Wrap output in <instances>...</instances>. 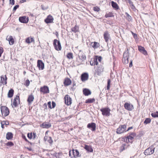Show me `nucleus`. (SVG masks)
<instances>
[{
	"label": "nucleus",
	"instance_id": "nucleus-37",
	"mask_svg": "<svg viewBox=\"0 0 158 158\" xmlns=\"http://www.w3.org/2000/svg\"><path fill=\"white\" fill-rule=\"evenodd\" d=\"M151 115L154 118H158V111H156L154 113H152Z\"/></svg>",
	"mask_w": 158,
	"mask_h": 158
},
{
	"label": "nucleus",
	"instance_id": "nucleus-42",
	"mask_svg": "<svg viewBox=\"0 0 158 158\" xmlns=\"http://www.w3.org/2000/svg\"><path fill=\"white\" fill-rule=\"evenodd\" d=\"M111 81L110 79L107 80V90H109L110 87Z\"/></svg>",
	"mask_w": 158,
	"mask_h": 158
},
{
	"label": "nucleus",
	"instance_id": "nucleus-43",
	"mask_svg": "<svg viewBox=\"0 0 158 158\" xmlns=\"http://www.w3.org/2000/svg\"><path fill=\"white\" fill-rule=\"evenodd\" d=\"M48 142L51 144H52L53 143V140L52 138L50 136H48Z\"/></svg>",
	"mask_w": 158,
	"mask_h": 158
},
{
	"label": "nucleus",
	"instance_id": "nucleus-9",
	"mask_svg": "<svg viewBox=\"0 0 158 158\" xmlns=\"http://www.w3.org/2000/svg\"><path fill=\"white\" fill-rule=\"evenodd\" d=\"M124 105L125 108L128 111H131L134 108L133 105L130 103L126 102Z\"/></svg>",
	"mask_w": 158,
	"mask_h": 158
},
{
	"label": "nucleus",
	"instance_id": "nucleus-28",
	"mask_svg": "<svg viewBox=\"0 0 158 158\" xmlns=\"http://www.w3.org/2000/svg\"><path fill=\"white\" fill-rule=\"evenodd\" d=\"M14 90L13 89H10L8 93V98H12L14 94Z\"/></svg>",
	"mask_w": 158,
	"mask_h": 158
},
{
	"label": "nucleus",
	"instance_id": "nucleus-25",
	"mask_svg": "<svg viewBox=\"0 0 158 158\" xmlns=\"http://www.w3.org/2000/svg\"><path fill=\"white\" fill-rule=\"evenodd\" d=\"M34 96L31 94L29 96L27 99V101L29 104H31L34 100Z\"/></svg>",
	"mask_w": 158,
	"mask_h": 158
},
{
	"label": "nucleus",
	"instance_id": "nucleus-48",
	"mask_svg": "<svg viewBox=\"0 0 158 158\" xmlns=\"http://www.w3.org/2000/svg\"><path fill=\"white\" fill-rule=\"evenodd\" d=\"M19 7V5H15L13 8V11L14 12H15L16 9L18 8Z\"/></svg>",
	"mask_w": 158,
	"mask_h": 158
},
{
	"label": "nucleus",
	"instance_id": "nucleus-19",
	"mask_svg": "<svg viewBox=\"0 0 158 158\" xmlns=\"http://www.w3.org/2000/svg\"><path fill=\"white\" fill-rule=\"evenodd\" d=\"M129 146V145H127L125 143L123 144L119 148L120 152H121L127 149Z\"/></svg>",
	"mask_w": 158,
	"mask_h": 158
},
{
	"label": "nucleus",
	"instance_id": "nucleus-35",
	"mask_svg": "<svg viewBox=\"0 0 158 158\" xmlns=\"http://www.w3.org/2000/svg\"><path fill=\"white\" fill-rule=\"evenodd\" d=\"M52 155H53V158H60V154L58 153L54 152L53 154H52Z\"/></svg>",
	"mask_w": 158,
	"mask_h": 158
},
{
	"label": "nucleus",
	"instance_id": "nucleus-21",
	"mask_svg": "<svg viewBox=\"0 0 158 158\" xmlns=\"http://www.w3.org/2000/svg\"><path fill=\"white\" fill-rule=\"evenodd\" d=\"M71 83V80L69 78H66L65 79L64 84L65 86L69 85Z\"/></svg>",
	"mask_w": 158,
	"mask_h": 158
},
{
	"label": "nucleus",
	"instance_id": "nucleus-10",
	"mask_svg": "<svg viewBox=\"0 0 158 158\" xmlns=\"http://www.w3.org/2000/svg\"><path fill=\"white\" fill-rule=\"evenodd\" d=\"M64 102L67 105H70L72 103V99L68 95L65 96Z\"/></svg>",
	"mask_w": 158,
	"mask_h": 158
},
{
	"label": "nucleus",
	"instance_id": "nucleus-64",
	"mask_svg": "<svg viewBox=\"0 0 158 158\" xmlns=\"http://www.w3.org/2000/svg\"><path fill=\"white\" fill-rule=\"evenodd\" d=\"M132 66V60H131L130 62L129 67H131Z\"/></svg>",
	"mask_w": 158,
	"mask_h": 158
},
{
	"label": "nucleus",
	"instance_id": "nucleus-13",
	"mask_svg": "<svg viewBox=\"0 0 158 158\" xmlns=\"http://www.w3.org/2000/svg\"><path fill=\"white\" fill-rule=\"evenodd\" d=\"M54 20V18L51 15H48L45 19L44 21L47 23H52Z\"/></svg>",
	"mask_w": 158,
	"mask_h": 158
},
{
	"label": "nucleus",
	"instance_id": "nucleus-20",
	"mask_svg": "<svg viewBox=\"0 0 158 158\" xmlns=\"http://www.w3.org/2000/svg\"><path fill=\"white\" fill-rule=\"evenodd\" d=\"M72 154H73V157L76 158L79 157V152L78 150L77 149H73L72 150Z\"/></svg>",
	"mask_w": 158,
	"mask_h": 158
},
{
	"label": "nucleus",
	"instance_id": "nucleus-58",
	"mask_svg": "<svg viewBox=\"0 0 158 158\" xmlns=\"http://www.w3.org/2000/svg\"><path fill=\"white\" fill-rule=\"evenodd\" d=\"M48 105L49 108L50 109L52 108L51 106V102H48Z\"/></svg>",
	"mask_w": 158,
	"mask_h": 158
},
{
	"label": "nucleus",
	"instance_id": "nucleus-60",
	"mask_svg": "<svg viewBox=\"0 0 158 158\" xmlns=\"http://www.w3.org/2000/svg\"><path fill=\"white\" fill-rule=\"evenodd\" d=\"M10 3L12 5L15 4V0H10Z\"/></svg>",
	"mask_w": 158,
	"mask_h": 158
},
{
	"label": "nucleus",
	"instance_id": "nucleus-24",
	"mask_svg": "<svg viewBox=\"0 0 158 158\" xmlns=\"http://www.w3.org/2000/svg\"><path fill=\"white\" fill-rule=\"evenodd\" d=\"M83 94L86 96L90 95L91 94L90 91L87 89H84L83 90Z\"/></svg>",
	"mask_w": 158,
	"mask_h": 158
},
{
	"label": "nucleus",
	"instance_id": "nucleus-45",
	"mask_svg": "<svg viewBox=\"0 0 158 158\" xmlns=\"http://www.w3.org/2000/svg\"><path fill=\"white\" fill-rule=\"evenodd\" d=\"M6 145L7 146H12L14 145V143L12 142H9L6 143Z\"/></svg>",
	"mask_w": 158,
	"mask_h": 158
},
{
	"label": "nucleus",
	"instance_id": "nucleus-11",
	"mask_svg": "<svg viewBox=\"0 0 158 158\" xmlns=\"http://www.w3.org/2000/svg\"><path fill=\"white\" fill-rule=\"evenodd\" d=\"M29 20L28 17H26L25 16L20 17L19 18V22L23 23H27L28 22Z\"/></svg>",
	"mask_w": 158,
	"mask_h": 158
},
{
	"label": "nucleus",
	"instance_id": "nucleus-29",
	"mask_svg": "<svg viewBox=\"0 0 158 158\" xmlns=\"http://www.w3.org/2000/svg\"><path fill=\"white\" fill-rule=\"evenodd\" d=\"M13 135L11 132H8L6 135V139L8 140L11 139L13 138Z\"/></svg>",
	"mask_w": 158,
	"mask_h": 158
},
{
	"label": "nucleus",
	"instance_id": "nucleus-4",
	"mask_svg": "<svg viewBox=\"0 0 158 158\" xmlns=\"http://www.w3.org/2000/svg\"><path fill=\"white\" fill-rule=\"evenodd\" d=\"M155 149L154 146H152L145 150L144 153L145 155H151L154 153Z\"/></svg>",
	"mask_w": 158,
	"mask_h": 158
},
{
	"label": "nucleus",
	"instance_id": "nucleus-52",
	"mask_svg": "<svg viewBox=\"0 0 158 158\" xmlns=\"http://www.w3.org/2000/svg\"><path fill=\"white\" fill-rule=\"evenodd\" d=\"M2 123L4 125H7L9 124V123L8 121H3Z\"/></svg>",
	"mask_w": 158,
	"mask_h": 158
},
{
	"label": "nucleus",
	"instance_id": "nucleus-55",
	"mask_svg": "<svg viewBox=\"0 0 158 158\" xmlns=\"http://www.w3.org/2000/svg\"><path fill=\"white\" fill-rule=\"evenodd\" d=\"M22 138L23 139H24L25 141L27 142H28V143H30V142L27 140V139L26 136L24 135H22Z\"/></svg>",
	"mask_w": 158,
	"mask_h": 158
},
{
	"label": "nucleus",
	"instance_id": "nucleus-31",
	"mask_svg": "<svg viewBox=\"0 0 158 158\" xmlns=\"http://www.w3.org/2000/svg\"><path fill=\"white\" fill-rule=\"evenodd\" d=\"M10 45H13L14 43V40L11 36H10L8 39Z\"/></svg>",
	"mask_w": 158,
	"mask_h": 158
},
{
	"label": "nucleus",
	"instance_id": "nucleus-7",
	"mask_svg": "<svg viewBox=\"0 0 158 158\" xmlns=\"http://www.w3.org/2000/svg\"><path fill=\"white\" fill-rule=\"evenodd\" d=\"M103 37L105 41L108 44L109 40H110V34L107 31H106L103 34Z\"/></svg>",
	"mask_w": 158,
	"mask_h": 158
},
{
	"label": "nucleus",
	"instance_id": "nucleus-15",
	"mask_svg": "<svg viewBox=\"0 0 158 158\" xmlns=\"http://www.w3.org/2000/svg\"><path fill=\"white\" fill-rule=\"evenodd\" d=\"M138 50L141 53L145 55H147L148 53L144 48L141 46H138Z\"/></svg>",
	"mask_w": 158,
	"mask_h": 158
},
{
	"label": "nucleus",
	"instance_id": "nucleus-53",
	"mask_svg": "<svg viewBox=\"0 0 158 158\" xmlns=\"http://www.w3.org/2000/svg\"><path fill=\"white\" fill-rule=\"evenodd\" d=\"M131 32L134 37L135 38V39H137V35L135 33H133V32L132 31H131Z\"/></svg>",
	"mask_w": 158,
	"mask_h": 158
},
{
	"label": "nucleus",
	"instance_id": "nucleus-41",
	"mask_svg": "<svg viewBox=\"0 0 158 158\" xmlns=\"http://www.w3.org/2000/svg\"><path fill=\"white\" fill-rule=\"evenodd\" d=\"M93 62H94V65H97L98 64V59L97 58V57H95V58H94V59L93 60Z\"/></svg>",
	"mask_w": 158,
	"mask_h": 158
},
{
	"label": "nucleus",
	"instance_id": "nucleus-38",
	"mask_svg": "<svg viewBox=\"0 0 158 158\" xmlns=\"http://www.w3.org/2000/svg\"><path fill=\"white\" fill-rule=\"evenodd\" d=\"M151 119L150 118H146L144 122V123L145 124H148L151 122Z\"/></svg>",
	"mask_w": 158,
	"mask_h": 158
},
{
	"label": "nucleus",
	"instance_id": "nucleus-2",
	"mask_svg": "<svg viewBox=\"0 0 158 158\" xmlns=\"http://www.w3.org/2000/svg\"><path fill=\"white\" fill-rule=\"evenodd\" d=\"M100 110L102 113V114L103 116H109L110 114V110L109 107L102 108L100 109Z\"/></svg>",
	"mask_w": 158,
	"mask_h": 158
},
{
	"label": "nucleus",
	"instance_id": "nucleus-16",
	"mask_svg": "<svg viewBox=\"0 0 158 158\" xmlns=\"http://www.w3.org/2000/svg\"><path fill=\"white\" fill-rule=\"evenodd\" d=\"M37 66L39 69L43 70L44 69V64L42 61L40 60H38L37 61Z\"/></svg>",
	"mask_w": 158,
	"mask_h": 158
},
{
	"label": "nucleus",
	"instance_id": "nucleus-39",
	"mask_svg": "<svg viewBox=\"0 0 158 158\" xmlns=\"http://www.w3.org/2000/svg\"><path fill=\"white\" fill-rule=\"evenodd\" d=\"M67 57L69 59H72L73 58V54L72 53H69L67 55Z\"/></svg>",
	"mask_w": 158,
	"mask_h": 158
},
{
	"label": "nucleus",
	"instance_id": "nucleus-14",
	"mask_svg": "<svg viewBox=\"0 0 158 158\" xmlns=\"http://www.w3.org/2000/svg\"><path fill=\"white\" fill-rule=\"evenodd\" d=\"M89 75L87 73H83L81 76V80L82 81H85L88 79Z\"/></svg>",
	"mask_w": 158,
	"mask_h": 158
},
{
	"label": "nucleus",
	"instance_id": "nucleus-49",
	"mask_svg": "<svg viewBox=\"0 0 158 158\" xmlns=\"http://www.w3.org/2000/svg\"><path fill=\"white\" fill-rule=\"evenodd\" d=\"M30 37H28L26 40V42L28 44H30L31 43V41H30Z\"/></svg>",
	"mask_w": 158,
	"mask_h": 158
},
{
	"label": "nucleus",
	"instance_id": "nucleus-57",
	"mask_svg": "<svg viewBox=\"0 0 158 158\" xmlns=\"http://www.w3.org/2000/svg\"><path fill=\"white\" fill-rule=\"evenodd\" d=\"M56 105V104L55 102H54L52 101V108H54L55 107Z\"/></svg>",
	"mask_w": 158,
	"mask_h": 158
},
{
	"label": "nucleus",
	"instance_id": "nucleus-5",
	"mask_svg": "<svg viewBox=\"0 0 158 158\" xmlns=\"http://www.w3.org/2000/svg\"><path fill=\"white\" fill-rule=\"evenodd\" d=\"M53 45L55 49L57 51L60 50L61 49V47L60 42L56 39H55L53 42Z\"/></svg>",
	"mask_w": 158,
	"mask_h": 158
},
{
	"label": "nucleus",
	"instance_id": "nucleus-8",
	"mask_svg": "<svg viewBox=\"0 0 158 158\" xmlns=\"http://www.w3.org/2000/svg\"><path fill=\"white\" fill-rule=\"evenodd\" d=\"M87 127L92 131H95L96 129V124L94 123L91 122L88 123Z\"/></svg>",
	"mask_w": 158,
	"mask_h": 158
},
{
	"label": "nucleus",
	"instance_id": "nucleus-12",
	"mask_svg": "<svg viewBox=\"0 0 158 158\" xmlns=\"http://www.w3.org/2000/svg\"><path fill=\"white\" fill-rule=\"evenodd\" d=\"M40 91L44 94L49 93V88L48 86H44L40 88Z\"/></svg>",
	"mask_w": 158,
	"mask_h": 158
},
{
	"label": "nucleus",
	"instance_id": "nucleus-32",
	"mask_svg": "<svg viewBox=\"0 0 158 158\" xmlns=\"http://www.w3.org/2000/svg\"><path fill=\"white\" fill-rule=\"evenodd\" d=\"M95 101V99L94 98H89L86 100L85 103H91L94 102Z\"/></svg>",
	"mask_w": 158,
	"mask_h": 158
},
{
	"label": "nucleus",
	"instance_id": "nucleus-51",
	"mask_svg": "<svg viewBox=\"0 0 158 158\" xmlns=\"http://www.w3.org/2000/svg\"><path fill=\"white\" fill-rule=\"evenodd\" d=\"M3 52V49L2 47H0V57Z\"/></svg>",
	"mask_w": 158,
	"mask_h": 158
},
{
	"label": "nucleus",
	"instance_id": "nucleus-62",
	"mask_svg": "<svg viewBox=\"0 0 158 158\" xmlns=\"http://www.w3.org/2000/svg\"><path fill=\"white\" fill-rule=\"evenodd\" d=\"M129 135L132 136L133 137L136 136V134L134 132L131 133Z\"/></svg>",
	"mask_w": 158,
	"mask_h": 158
},
{
	"label": "nucleus",
	"instance_id": "nucleus-36",
	"mask_svg": "<svg viewBox=\"0 0 158 158\" xmlns=\"http://www.w3.org/2000/svg\"><path fill=\"white\" fill-rule=\"evenodd\" d=\"M129 53L128 50L125 51L123 53V57H129Z\"/></svg>",
	"mask_w": 158,
	"mask_h": 158
},
{
	"label": "nucleus",
	"instance_id": "nucleus-6",
	"mask_svg": "<svg viewBox=\"0 0 158 158\" xmlns=\"http://www.w3.org/2000/svg\"><path fill=\"white\" fill-rule=\"evenodd\" d=\"M126 126L125 125H120L117 129L116 133L118 134H120L125 132H126Z\"/></svg>",
	"mask_w": 158,
	"mask_h": 158
},
{
	"label": "nucleus",
	"instance_id": "nucleus-22",
	"mask_svg": "<svg viewBox=\"0 0 158 158\" xmlns=\"http://www.w3.org/2000/svg\"><path fill=\"white\" fill-rule=\"evenodd\" d=\"M84 148L88 152H93V149L90 145H88L85 144V145Z\"/></svg>",
	"mask_w": 158,
	"mask_h": 158
},
{
	"label": "nucleus",
	"instance_id": "nucleus-26",
	"mask_svg": "<svg viewBox=\"0 0 158 158\" xmlns=\"http://www.w3.org/2000/svg\"><path fill=\"white\" fill-rule=\"evenodd\" d=\"M40 126L43 128H48L51 127V123L46 124L45 123H43Z\"/></svg>",
	"mask_w": 158,
	"mask_h": 158
},
{
	"label": "nucleus",
	"instance_id": "nucleus-33",
	"mask_svg": "<svg viewBox=\"0 0 158 158\" xmlns=\"http://www.w3.org/2000/svg\"><path fill=\"white\" fill-rule=\"evenodd\" d=\"M78 27L76 25L74 27L71 28V30L72 31L76 33L78 31Z\"/></svg>",
	"mask_w": 158,
	"mask_h": 158
},
{
	"label": "nucleus",
	"instance_id": "nucleus-63",
	"mask_svg": "<svg viewBox=\"0 0 158 158\" xmlns=\"http://www.w3.org/2000/svg\"><path fill=\"white\" fill-rule=\"evenodd\" d=\"M48 136H45L44 138V141H46V140L48 141Z\"/></svg>",
	"mask_w": 158,
	"mask_h": 158
},
{
	"label": "nucleus",
	"instance_id": "nucleus-46",
	"mask_svg": "<svg viewBox=\"0 0 158 158\" xmlns=\"http://www.w3.org/2000/svg\"><path fill=\"white\" fill-rule=\"evenodd\" d=\"M27 137L30 139H31L32 138L33 135L32 132L30 133H28L27 135Z\"/></svg>",
	"mask_w": 158,
	"mask_h": 158
},
{
	"label": "nucleus",
	"instance_id": "nucleus-59",
	"mask_svg": "<svg viewBox=\"0 0 158 158\" xmlns=\"http://www.w3.org/2000/svg\"><path fill=\"white\" fill-rule=\"evenodd\" d=\"M130 6L131 9L133 10H135V7L133 4V5L131 6Z\"/></svg>",
	"mask_w": 158,
	"mask_h": 158
},
{
	"label": "nucleus",
	"instance_id": "nucleus-50",
	"mask_svg": "<svg viewBox=\"0 0 158 158\" xmlns=\"http://www.w3.org/2000/svg\"><path fill=\"white\" fill-rule=\"evenodd\" d=\"M25 83H26V85H26L27 86H28L29 85L30 83L29 80L28 79H27V80H26V82H25Z\"/></svg>",
	"mask_w": 158,
	"mask_h": 158
},
{
	"label": "nucleus",
	"instance_id": "nucleus-56",
	"mask_svg": "<svg viewBox=\"0 0 158 158\" xmlns=\"http://www.w3.org/2000/svg\"><path fill=\"white\" fill-rule=\"evenodd\" d=\"M69 155L71 158H73V154H72V151H69Z\"/></svg>",
	"mask_w": 158,
	"mask_h": 158
},
{
	"label": "nucleus",
	"instance_id": "nucleus-30",
	"mask_svg": "<svg viewBox=\"0 0 158 158\" xmlns=\"http://www.w3.org/2000/svg\"><path fill=\"white\" fill-rule=\"evenodd\" d=\"M91 44L92 47L94 49L98 48L99 45V44L98 42H96L91 43Z\"/></svg>",
	"mask_w": 158,
	"mask_h": 158
},
{
	"label": "nucleus",
	"instance_id": "nucleus-1",
	"mask_svg": "<svg viewBox=\"0 0 158 158\" xmlns=\"http://www.w3.org/2000/svg\"><path fill=\"white\" fill-rule=\"evenodd\" d=\"M86 59V57L85 54L80 50L78 54V57L77 58V61L79 63H81Z\"/></svg>",
	"mask_w": 158,
	"mask_h": 158
},
{
	"label": "nucleus",
	"instance_id": "nucleus-34",
	"mask_svg": "<svg viewBox=\"0 0 158 158\" xmlns=\"http://www.w3.org/2000/svg\"><path fill=\"white\" fill-rule=\"evenodd\" d=\"M128 58L129 57H123L122 59V61L123 63L125 64H127L128 63Z\"/></svg>",
	"mask_w": 158,
	"mask_h": 158
},
{
	"label": "nucleus",
	"instance_id": "nucleus-27",
	"mask_svg": "<svg viewBox=\"0 0 158 158\" xmlns=\"http://www.w3.org/2000/svg\"><path fill=\"white\" fill-rule=\"evenodd\" d=\"M127 143H131L133 141L134 137L132 136L129 135L127 137Z\"/></svg>",
	"mask_w": 158,
	"mask_h": 158
},
{
	"label": "nucleus",
	"instance_id": "nucleus-54",
	"mask_svg": "<svg viewBox=\"0 0 158 158\" xmlns=\"http://www.w3.org/2000/svg\"><path fill=\"white\" fill-rule=\"evenodd\" d=\"M121 140L124 142H126L127 143V137H122L121 138Z\"/></svg>",
	"mask_w": 158,
	"mask_h": 158
},
{
	"label": "nucleus",
	"instance_id": "nucleus-40",
	"mask_svg": "<svg viewBox=\"0 0 158 158\" xmlns=\"http://www.w3.org/2000/svg\"><path fill=\"white\" fill-rule=\"evenodd\" d=\"M125 15H126L127 16V19L129 21H131L132 19V18L130 16L129 14L127 12H126L125 13Z\"/></svg>",
	"mask_w": 158,
	"mask_h": 158
},
{
	"label": "nucleus",
	"instance_id": "nucleus-23",
	"mask_svg": "<svg viewBox=\"0 0 158 158\" xmlns=\"http://www.w3.org/2000/svg\"><path fill=\"white\" fill-rule=\"evenodd\" d=\"M111 4L112 7L115 10H117L119 9V6L116 2L112 1L111 2Z\"/></svg>",
	"mask_w": 158,
	"mask_h": 158
},
{
	"label": "nucleus",
	"instance_id": "nucleus-17",
	"mask_svg": "<svg viewBox=\"0 0 158 158\" xmlns=\"http://www.w3.org/2000/svg\"><path fill=\"white\" fill-rule=\"evenodd\" d=\"M0 78H1L0 83L4 85H6L7 84V78L6 75L4 76L3 75L1 76Z\"/></svg>",
	"mask_w": 158,
	"mask_h": 158
},
{
	"label": "nucleus",
	"instance_id": "nucleus-18",
	"mask_svg": "<svg viewBox=\"0 0 158 158\" xmlns=\"http://www.w3.org/2000/svg\"><path fill=\"white\" fill-rule=\"evenodd\" d=\"M18 99H19V96L17 95L14 99L13 102L11 104L12 107H13V106H14V107H16L17 106V100Z\"/></svg>",
	"mask_w": 158,
	"mask_h": 158
},
{
	"label": "nucleus",
	"instance_id": "nucleus-44",
	"mask_svg": "<svg viewBox=\"0 0 158 158\" xmlns=\"http://www.w3.org/2000/svg\"><path fill=\"white\" fill-rule=\"evenodd\" d=\"M114 15L112 12H109L108 14H106L105 15V17L106 18L109 17H112Z\"/></svg>",
	"mask_w": 158,
	"mask_h": 158
},
{
	"label": "nucleus",
	"instance_id": "nucleus-61",
	"mask_svg": "<svg viewBox=\"0 0 158 158\" xmlns=\"http://www.w3.org/2000/svg\"><path fill=\"white\" fill-rule=\"evenodd\" d=\"M97 58V59H98V61L100 62H101V60H102V57L101 56H99V57H98Z\"/></svg>",
	"mask_w": 158,
	"mask_h": 158
},
{
	"label": "nucleus",
	"instance_id": "nucleus-3",
	"mask_svg": "<svg viewBox=\"0 0 158 158\" xmlns=\"http://www.w3.org/2000/svg\"><path fill=\"white\" fill-rule=\"evenodd\" d=\"M1 111L2 115L6 117L8 116L9 113V110L8 108L5 106H2L1 107Z\"/></svg>",
	"mask_w": 158,
	"mask_h": 158
},
{
	"label": "nucleus",
	"instance_id": "nucleus-47",
	"mask_svg": "<svg viewBox=\"0 0 158 158\" xmlns=\"http://www.w3.org/2000/svg\"><path fill=\"white\" fill-rule=\"evenodd\" d=\"M93 10L94 11L98 12L100 10V8L97 6L94 7Z\"/></svg>",
	"mask_w": 158,
	"mask_h": 158
}]
</instances>
